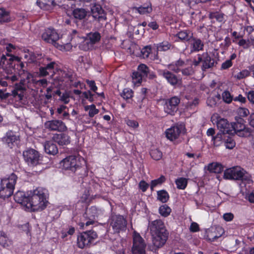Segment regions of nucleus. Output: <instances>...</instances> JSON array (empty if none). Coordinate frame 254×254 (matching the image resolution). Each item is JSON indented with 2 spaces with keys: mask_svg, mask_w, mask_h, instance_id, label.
Instances as JSON below:
<instances>
[{
  "mask_svg": "<svg viewBox=\"0 0 254 254\" xmlns=\"http://www.w3.org/2000/svg\"><path fill=\"white\" fill-rule=\"evenodd\" d=\"M149 228L154 247L156 249L163 247L169 235L163 221L160 219L153 221L149 224Z\"/></svg>",
  "mask_w": 254,
  "mask_h": 254,
  "instance_id": "f257e3e1",
  "label": "nucleus"
},
{
  "mask_svg": "<svg viewBox=\"0 0 254 254\" xmlns=\"http://www.w3.org/2000/svg\"><path fill=\"white\" fill-rule=\"evenodd\" d=\"M47 202L45 193L40 189H36L31 196L29 195L27 209L33 211H41L46 207Z\"/></svg>",
  "mask_w": 254,
  "mask_h": 254,
  "instance_id": "f03ea898",
  "label": "nucleus"
},
{
  "mask_svg": "<svg viewBox=\"0 0 254 254\" xmlns=\"http://www.w3.org/2000/svg\"><path fill=\"white\" fill-rule=\"evenodd\" d=\"M17 179L16 175L12 173L8 178H3L1 180L0 184V198L4 199L13 194Z\"/></svg>",
  "mask_w": 254,
  "mask_h": 254,
  "instance_id": "7ed1b4c3",
  "label": "nucleus"
},
{
  "mask_svg": "<svg viewBox=\"0 0 254 254\" xmlns=\"http://www.w3.org/2000/svg\"><path fill=\"white\" fill-rule=\"evenodd\" d=\"M224 178L228 180H242L249 182L251 176L239 166L226 169L224 171Z\"/></svg>",
  "mask_w": 254,
  "mask_h": 254,
  "instance_id": "20e7f679",
  "label": "nucleus"
},
{
  "mask_svg": "<svg viewBox=\"0 0 254 254\" xmlns=\"http://www.w3.org/2000/svg\"><path fill=\"white\" fill-rule=\"evenodd\" d=\"M232 134L234 135L237 134L240 137L249 136L252 132V129L249 127H246L245 125V121L241 117H236L235 121L232 123L231 125Z\"/></svg>",
  "mask_w": 254,
  "mask_h": 254,
  "instance_id": "39448f33",
  "label": "nucleus"
},
{
  "mask_svg": "<svg viewBox=\"0 0 254 254\" xmlns=\"http://www.w3.org/2000/svg\"><path fill=\"white\" fill-rule=\"evenodd\" d=\"M98 237L96 232L86 231L80 234L77 237V245L79 248L83 249L90 246Z\"/></svg>",
  "mask_w": 254,
  "mask_h": 254,
  "instance_id": "423d86ee",
  "label": "nucleus"
},
{
  "mask_svg": "<svg viewBox=\"0 0 254 254\" xmlns=\"http://www.w3.org/2000/svg\"><path fill=\"white\" fill-rule=\"evenodd\" d=\"M60 165L64 169L69 170L72 172H75L81 167L79 158L75 156H69L66 157L61 161Z\"/></svg>",
  "mask_w": 254,
  "mask_h": 254,
  "instance_id": "0eeeda50",
  "label": "nucleus"
},
{
  "mask_svg": "<svg viewBox=\"0 0 254 254\" xmlns=\"http://www.w3.org/2000/svg\"><path fill=\"white\" fill-rule=\"evenodd\" d=\"M146 244L140 234L136 232L133 235V246L131 249L132 254H146Z\"/></svg>",
  "mask_w": 254,
  "mask_h": 254,
  "instance_id": "6e6552de",
  "label": "nucleus"
},
{
  "mask_svg": "<svg viewBox=\"0 0 254 254\" xmlns=\"http://www.w3.org/2000/svg\"><path fill=\"white\" fill-rule=\"evenodd\" d=\"M98 215V210L95 206H91L86 210L85 213L83 214V217L87 220L86 222H80L79 224L80 227L83 228L85 225L86 226L91 224H93L96 218Z\"/></svg>",
  "mask_w": 254,
  "mask_h": 254,
  "instance_id": "1a4fd4ad",
  "label": "nucleus"
},
{
  "mask_svg": "<svg viewBox=\"0 0 254 254\" xmlns=\"http://www.w3.org/2000/svg\"><path fill=\"white\" fill-rule=\"evenodd\" d=\"M127 225V220L121 215H115L112 217L111 226L114 230V233H119L125 231Z\"/></svg>",
  "mask_w": 254,
  "mask_h": 254,
  "instance_id": "9d476101",
  "label": "nucleus"
},
{
  "mask_svg": "<svg viewBox=\"0 0 254 254\" xmlns=\"http://www.w3.org/2000/svg\"><path fill=\"white\" fill-rule=\"evenodd\" d=\"M23 156L25 161L29 165L34 166L39 163V153L35 149H29L24 151Z\"/></svg>",
  "mask_w": 254,
  "mask_h": 254,
  "instance_id": "9b49d317",
  "label": "nucleus"
},
{
  "mask_svg": "<svg viewBox=\"0 0 254 254\" xmlns=\"http://www.w3.org/2000/svg\"><path fill=\"white\" fill-rule=\"evenodd\" d=\"M44 126L46 128L51 131L64 132L67 130V127L65 124L59 120L47 121L45 123Z\"/></svg>",
  "mask_w": 254,
  "mask_h": 254,
  "instance_id": "f8f14e48",
  "label": "nucleus"
},
{
  "mask_svg": "<svg viewBox=\"0 0 254 254\" xmlns=\"http://www.w3.org/2000/svg\"><path fill=\"white\" fill-rule=\"evenodd\" d=\"M180 102V99L176 96L167 100L164 106L165 112L171 115H174L178 110V106Z\"/></svg>",
  "mask_w": 254,
  "mask_h": 254,
  "instance_id": "ddd939ff",
  "label": "nucleus"
},
{
  "mask_svg": "<svg viewBox=\"0 0 254 254\" xmlns=\"http://www.w3.org/2000/svg\"><path fill=\"white\" fill-rule=\"evenodd\" d=\"M42 38L47 43H55V41L59 39V36L54 29L48 28L43 33Z\"/></svg>",
  "mask_w": 254,
  "mask_h": 254,
  "instance_id": "4468645a",
  "label": "nucleus"
},
{
  "mask_svg": "<svg viewBox=\"0 0 254 254\" xmlns=\"http://www.w3.org/2000/svg\"><path fill=\"white\" fill-rule=\"evenodd\" d=\"M202 60L201 69L203 71H206L208 69L212 68L217 64L215 59L211 57L208 53H203L202 54Z\"/></svg>",
  "mask_w": 254,
  "mask_h": 254,
  "instance_id": "2eb2a0df",
  "label": "nucleus"
},
{
  "mask_svg": "<svg viewBox=\"0 0 254 254\" xmlns=\"http://www.w3.org/2000/svg\"><path fill=\"white\" fill-rule=\"evenodd\" d=\"M183 128V126L180 125L174 126L167 129L165 131L167 138L171 141L177 139L180 136Z\"/></svg>",
  "mask_w": 254,
  "mask_h": 254,
  "instance_id": "dca6fc26",
  "label": "nucleus"
},
{
  "mask_svg": "<svg viewBox=\"0 0 254 254\" xmlns=\"http://www.w3.org/2000/svg\"><path fill=\"white\" fill-rule=\"evenodd\" d=\"M159 74L164 77L167 81L172 85H177L181 80L178 79L177 76L167 70L159 71Z\"/></svg>",
  "mask_w": 254,
  "mask_h": 254,
  "instance_id": "f3484780",
  "label": "nucleus"
},
{
  "mask_svg": "<svg viewBox=\"0 0 254 254\" xmlns=\"http://www.w3.org/2000/svg\"><path fill=\"white\" fill-rule=\"evenodd\" d=\"M217 127L219 129L220 132L223 133V134H227L231 135L232 134V130L230 129V124L228 121L225 119H220L217 121Z\"/></svg>",
  "mask_w": 254,
  "mask_h": 254,
  "instance_id": "a211bd4d",
  "label": "nucleus"
},
{
  "mask_svg": "<svg viewBox=\"0 0 254 254\" xmlns=\"http://www.w3.org/2000/svg\"><path fill=\"white\" fill-rule=\"evenodd\" d=\"M53 139L54 142L61 146L67 145L70 142V137L64 133L54 134Z\"/></svg>",
  "mask_w": 254,
  "mask_h": 254,
  "instance_id": "6ab92c4d",
  "label": "nucleus"
},
{
  "mask_svg": "<svg viewBox=\"0 0 254 254\" xmlns=\"http://www.w3.org/2000/svg\"><path fill=\"white\" fill-rule=\"evenodd\" d=\"M190 41L191 53L197 52L203 50L204 44L200 39L192 37Z\"/></svg>",
  "mask_w": 254,
  "mask_h": 254,
  "instance_id": "aec40b11",
  "label": "nucleus"
},
{
  "mask_svg": "<svg viewBox=\"0 0 254 254\" xmlns=\"http://www.w3.org/2000/svg\"><path fill=\"white\" fill-rule=\"evenodd\" d=\"M91 12L92 16L95 19H98L99 20L103 19H105V14L104 10L99 4H94L91 8Z\"/></svg>",
  "mask_w": 254,
  "mask_h": 254,
  "instance_id": "412c9836",
  "label": "nucleus"
},
{
  "mask_svg": "<svg viewBox=\"0 0 254 254\" xmlns=\"http://www.w3.org/2000/svg\"><path fill=\"white\" fill-rule=\"evenodd\" d=\"M29 195L26 196L23 191H18L14 195V199L16 202L21 204L26 208H27Z\"/></svg>",
  "mask_w": 254,
  "mask_h": 254,
  "instance_id": "4be33fe9",
  "label": "nucleus"
},
{
  "mask_svg": "<svg viewBox=\"0 0 254 254\" xmlns=\"http://www.w3.org/2000/svg\"><path fill=\"white\" fill-rule=\"evenodd\" d=\"M18 137L14 134L12 131L8 132L5 136L2 138V141L8 147L12 148L14 143H16Z\"/></svg>",
  "mask_w": 254,
  "mask_h": 254,
  "instance_id": "5701e85b",
  "label": "nucleus"
},
{
  "mask_svg": "<svg viewBox=\"0 0 254 254\" xmlns=\"http://www.w3.org/2000/svg\"><path fill=\"white\" fill-rule=\"evenodd\" d=\"M37 3L41 8L46 10H51L56 5L55 0H38Z\"/></svg>",
  "mask_w": 254,
  "mask_h": 254,
  "instance_id": "b1692460",
  "label": "nucleus"
},
{
  "mask_svg": "<svg viewBox=\"0 0 254 254\" xmlns=\"http://www.w3.org/2000/svg\"><path fill=\"white\" fill-rule=\"evenodd\" d=\"M44 148L46 152L49 154L55 155L58 152L56 144L53 141H48L45 143Z\"/></svg>",
  "mask_w": 254,
  "mask_h": 254,
  "instance_id": "393cba45",
  "label": "nucleus"
},
{
  "mask_svg": "<svg viewBox=\"0 0 254 254\" xmlns=\"http://www.w3.org/2000/svg\"><path fill=\"white\" fill-rule=\"evenodd\" d=\"M74 17L79 20L83 19L89 15V12L83 8H76L72 11Z\"/></svg>",
  "mask_w": 254,
  "mask_h": 254,
  "instance_id": "a878e982",
  "label": "nucleus"
},
{
  "mask_svg": "<svg viewBox=\"0 0 254 254\" xmlns=\"http://www.w3.org/2000/svg\"><path fill=\"white\" fill-rule=\"evenodd\" d=\"M133 9L140 14L149 13L152 11V8L150 2L145 3L143 5L139 7H134Z\"/></svg>",
  "mask_w": 254,
  "mask_h": 254,
  "instance_id": "bb28decb",
  "label": "nucleus"
},
{
  "mask_svg": "<svg viewBox=\"0 0 254 254\" xmlns=\"http://www.w3.org/2000/svg\"><path fill=\"white\" fill-rule=\"evenodd\" d=\"M0 245L3 248L9 247L12 245V241L3 231L0 232Z\"/></svg>",
  "mask_w": 254,
  "mask_h": 254,
  "instance_id": "cd10ccee",
  "label": "nucleus"
},
{
  "mask_svg": "<svg viewBox=\"0 0 254 254\" xmlns=\"http://www.w3.org/2000/svg\"><path fill=\"white\" fill-rule=\"evenodd\" d=\"M227 134H223V133L218 132L215 136L212 137L214 145L216 146H219L223 143H224V138L227 137Z\"/></svg>",
  "mask_w": 254,
  "mask_h": 254,
  "instance_id": "c85d7f7f",
  "label": "nucleus"
},
{
  "mask_svg": "<svg viewBox=\"0 0 254 254\" xmlns=\"http://www.w3.org/2000/svg\"><path fill=\"white\" fill-rule=\"evenodd\" d=\"M207 169L210 172L218 174L222 172L223 167L220 163L213 162L208 165Z\"/></svg>",
  "mask_w": 254,
  "mask_h": 254,
  "instance_id": "c756f323",
  "label": "nucleus"
},
{
  "mask_svg": "<svg viewBox=\"0 0 254 254\" xmlns=\"http://www.w3.org/2000/svg\"><path fill=\"white\" fill-rule=\"evenodd\" d=\"M86 38L94 45L100 40L101 35L98 32H90L87 35Z\"/></svg>",
  "mask_w": 254,
  "mask_h": 254,
  "instance_id": "7c9ffc66",
  "label": "nucleus"
},
{
  "mask_svg": "<svg viewBox=\"0 0 254 254\" xmlns=\"http://www.w3.org/2000/svg\"><path fill=\"white\" fill-rule=\"evenodd\" d=\"M93 44L86 38L79 45V48L83 51H87L92 50L93 48Z\"/></svg>",
  "mask_w": 254,
  "mask_h": 254,
  "instance_id": "2f4dec72",
  "label": "nucleus"
},
{
  "mask_svg": "<svg viewBox=\"0 0 254 254\" xmlns=\"http://www.w3.org/2000/svg\"><path fill=\"white\" fill-rule=\"evenodd\" d=\"M177 36L181 40L189 41L192 38V34L187 31H182L177 33Z\"/></svg>",
  "mask_w": 254,
  "mask_h": 254,
  "instance_id": "473e14b6",
  "label": "nucleus"
},
{
  "mask_svg": "<svg viewBox=\"0 0 254 254\" xmlns=\"http://www.w3.org/2000/svg\"><path fill=\"white\" fill-rule=\"evenodd\" d=\"M157 198L163 203L166 202L169 198L168 192L165 190L157 191Z\"/></svg>",
  "mask_w": 254,
  "mask_h": 254,
  "instance_id": "72a5a7b5",
  "label": "nucleus"
},
{
  "mask_svg": "<svg viewBox=\"0 0 254 254\" xmlns=\"http://www.w3.org/2000/svg\"><path fill=\"white\" fill-rule=\"evenodd\" d=\"M171 209L166 204L161 205L159 209V213L163 217H167L171 212Z\"/></svg>",
  "mask_w": 254,
  "mask_h": 254,
  "instance_id": "f704fd0d",
  "label": "nucleus"
},
{
  "mask_svg": "<svg viewBox=\"0 0 254 254\" xmlns=\"http://www.w3.org/2000/svg\"><path fill=\"white\" fill-rule=\"evenodd\" d=\"M229 135V134H227V137L224 138V144L227 148L232 149L235 146V142L234 140Z\"/></svg>",
  "mask_w": 254,
  "mask_h": 254,
  "instance_id": "c9c22d12",
  "label": "nucleus"
},
{
  "mask_svg": "<svg viewBox=\"0 0 254 254\" xmlns=\"http://www.w3.org/2000/svg\"><path fill=\"white\" fill-rule=\"evenodd\" d=\"M10 20L9 13L0 9V23L8 22Z\"/></svg>",
  "mask_w": 254,
  "mask_h": 254,
  "instance_id": "e433bc0d",
  "label": "nucleus"
},
{
  "mask_svg": "<svg viewBox=\"0 0 254 254\" xmlns=\"http://www.w3.org/2000/svg\"><path fill=\"white\" fill-rule=\"evenodd\" d=\"M187 179L185 178H180L176 180V184L179 189H185L187 187Z\"/></svg>",
  "mask_w": 254,
  "mask_h": 254,
  "instance_id": "4c0bfd02",
  "label": "nucleus"
},
{
  "mask_svg": "<svg viewBox=\"0 0 254 254\" xmlns=\"http://www.w3.org/2000/svg\"><path fill=\"white\" fill-rule=\"evenodd\" d=\"M85 110L89 111L88 115L90 117H93L99 113V110L96 108L95 106L93 104L91 106H86Z\"/></svg>",
  "mask_w": 254,
  "mask_h": 254,
  "instance_id": "58836bf2",
  "label": "nucleus"
},
{
  "mask_svg": "<svg viewBox=\"0 0 254 254\" xmlns=\"http://www.w3.org/2000/svg\"><path fill=\"white\" fill-rule=\"evenodd\" d=\"M171 45L167 41L163 42L157 46V50L160 51H166L170 49Z\"/></svg>",
  "mask_w": 254,
  "mask_h": 254,
  "instance_id": "ea45409f",
  "label": "nucleus"
},
{
  "mask_svg": "<svg viewBox=\"0 0 254 254\" xmlns=\"http://www.w3.org/2000/svg\"><path fill=\"white\" fill-rule=\"evenodd\" d=\"M166 180V178L164 176H161L160 178L157 179L153 180L151 183V189L153 190V188L158 185H161L164 183Z\"/></svg>",
  "mask_w": 254,
  "mask_h": 254,
  "instance_id": "a19ab883",
  "label": "nucleus"
},
{
  "mask_svg": "<svg viewBox=\"0 0 254 254\" xmlns=\"http://www.w3.org/2000/svg\"><path fill=\"white\" fill-rule=\"evenodd\" d=\"M121 96L125 99L127 100L133 96V92L131 89L126 88L121 93Z\"/></svg>",
  "mask_w": 254,
  "mask_h": 254,
  "instance_id": "79ce46f5",
  "label": "nucleus"
},
{
  "mask_svg": "<svg viewBox=\"0 0 254 254\" xmlns=\"http://www.w3.org/2000/svg\"><path fill=\"white\" fill-rule=\"evenodd\" d=\"M150 155L153 159L159 160L162 158V153L160 150L156 149L151 151Z\"/></svg>",
  "mask_w": 254,
  "mask_h": 254,
  "instance_id": "37998d69",
  "label": "nucleus"
},
{
  "mask_svg": "<svg viewBox=\"0 0 254 254\" xmlns=\"http://www.w3.org/2000/svg\"><path fill=\"white\" fill-rule=\"evenodd\" d=\"M143 76L138 71L134 72L132 74V79L134 83H140Z\"/></svg>",
  "mask_w": 254,
  "mask_h": 254,
  "instance_id": "c03bdc74",
  "label": "nucleus"
},
{
  "mask_svg": "<svg viewBox=\"0 0 254 254\" xmlns=\"http://www.w3.org/2000/svg\"><path fill=\"white\" fill-rule=\"evenodd\" d=\"M138 71L141 73L143 76H147L149 72L148 67L144 64H141L138 67Z\"/></svg>",
  "mask_w": 254,
  "mask_h": 254,
  "instance_id": "a18cd8bd",
  "label": "nucleus"
},
{
  "mask_svg": "<svg viewBox=\"0 0 254 254\" xmlns=\"http://www.w3.org/2000/svg\"><path fill=\"white\" fill-rule=\"evenodd\" d=\"M222 96L223 101L227 103H230L232 101V97L230 92L228 91H225L222 93Z\"/></svg>",
  "mask_w": 254,
  "mask_h": 254,
  "instance_id": "49530a36",
  "label": "nucleus"
},
{
  "mask_svg": "<svg viewBox=\"0 0 254 254\" xmlns=\"http://www.w3.org/2000/svg\"><path fill=\"white\" fill-rule=\"evenodd\" d=\"M249 75L250 71L248 70L245 69L239 72L237 75H235V77L238 79H241L248 76Z\"/></svg>",
  "mask_w": 254,
  "mask_h": 254,
  "instance_id": "de8ad7c7",
  "label": "nucleus"
},
{
  "mask_svg": "<svg viewBox=\"0 0 254 254\" xmlns=\"http://www.w3.org/2000/svg\"><path fill=\"white\" fill-rule=\"evenodd\" d=\"M183 75L185 76H190L192 75L194 71L192 66H189L186 68L182 69Z\"/></svg>",
  "mask_w": 254,
  "mask_h": 254,
  "instance_id": "09e8293b",
  "label": "nucleus"
},
{
  "mask_svg": "<svg viewBox=\"0 0 254 254\" xmlns=\"http://www.w3.org/2000/svg\"><path fill=\"white\" fill-rule=\"evenodd\" d=\"M207 233V239H208V241H211V242L214 241L215 240L218 238L219 237H220L221 236V235H220L219 236L213 235L212 234V233H213V232L212 231V229L209 230Z\"/></svg>",
  "mask_w": 254,
  "mask_h": 254,
  "instance_id": "8fccbe9b",
  "label": "nucleus"
},
{
  "mask_svg": "<svg viewBox=\"0 0 254 254\" xmlns=\"http://www.w3.org/2000/svg\"><path fill=\"white\" fill-rule=\"evenodd\" d=\"M238 114L240 116V117H246L250 114V112L247 108H240L238 109Z\"/></svg>",
  "mask_w": 254,
  "mask_h": 254,
  "instance_id": "3c124183",
  "label": "nucleus"
},
{
  "mask_svg": "<svg viewBox=\"0 0 254 254\" xmlns=\"http://www.w3.org/2000/svg\"><path fill=\"white\" fill-rule=\"evenodd\" d=\"M151 51V48L149 46H146L143 48L141 51L144 58H148Z\"/></svg>",
  "mask_w": 254,
  "mask_h": 254,
  "instance_id": "603ef678",
  "label": "nucleus"
},
{
  "mask_svg": "<svg viewBox=\"0 0 254 254\" xmlns=\"http://www.w3.org/2000/svg\"><path fill=\"white\" fill-rule=\"evenodd\" d=\"M140 189L143 191L145 192L149 187V185L144 181H141L139 184Z\"/></svg>",
  "mask_w": 254,
  "mask_h": 254,
  "instance_id": "864d4df0",
  "label": "nucleus"
},
{
  "mask_svg": "<svg viewBox=\"0 0 254 254\" xmlns=\"http://www.w3.org/2000/svg\"><path fill=\"white\" fill-rule=\"evenodd\" d=\"M232 65V61H231V60H228L222 64L221 69H226L229 68Z\"/></svg>",
  "mask_w": 254,
  "mask_h": 254,
  "instance_id": "5fc2aeb1",
  "label": "nucleus"
},
{
  "mask_svg": "<svg viewBox=\"0 0 254 254\" xmlns=\"http://www.w3.org/2000/svg\"><path fill=\"white\" fill-rule=\"evenodd\" d=\"M87 83L89 86L90 89L93 91L94 92H96L97 90V87L95 85V83L94 81L93 80H87L86 81Z\"/></svg>",
  "mask_w": 254,
  "mask_h": 254,
  "instance_id": "6e6d98bb",
  "label": "nucleus"
},
{
  "mask_svg": "<svg viewBox=\"0 0 254 254\" xmlns=\"http://www.w3.org/2000/svg\"><path fill=\"white\" fill-rule=\"evenodd\" d=\"M14 89H15L19 93H23V94L24 93V92L26 90L25 86H23L18 83H16L15 84Z\"/></svg>",
  "mask_w": 254,
  "mask_h": 254,
  "instance_id": "4d7b16f0",
  "label": "nucleus"
},
{
  "mask_svg": "<svg viewBox=\"0 0 254 254\" xmlns=\"http://www.w3.org/2000/svg\"><path fill=\"white\" fill-rule=\"evenodd\" d=\"M12 95L13 97H15V96H17L19 98V99L20 100H22L23 97L24 96V94H23V93H19L18 91H17L15 89H14L12 91Z\"/></svg>",
  "mask_w": 254,
  "mask_h": 254,
  "instance_id": "13d9d810",
  "label": "nucleus"
},
{
  "mask_svg": "<svg viewBox=\"0 0 254 254\" xmlns=\"http://www.w3.org/2000/svg\"><path fill=\"white\" fill-rule=\"evenodd\" d=\"M247 98L250 102L254 104V90H251L248 92Z\"/></svg>",
  "mask_w": 254,
  "mask_h": 254,
  "instance_id": "bf43d9fd",
  "label": "nucleus"
},
{
  "mask_svg": "<svg viewBox=\"0 0 254 254\" xmlns=\"http://www.w3.org/2000/svg\"><path fill=\"white\" fill-rule=\"evenodd\" d=\"M223 217L225 221H230L233 219L234 215L232 213H226L223 215Z\"/></svg>",
  "mask_w": 254,
  "mask_h": 254,
  "instance_id": "052dcab7",
  "label": "nucleus"
},
{
  "mask_svg": "<svg viewBox=\"0 0 254 254\" xmlns=\"http://www.w3.org/2000/svg\"><path fill=\"white\" fill-rule=\"evenodd\" d=\"M190 230L191 232H197L199 231V226L195 222H192L190 227Z\"/></svg>",
  "mask_w": 254,
  "mask_h": 254,
  "instance_id": "680f3d73",
  "label": "nucleus"
},
{
  "mask_svg": "<svg viewBox=\"0 0 254 254\" xmlns=\"http://www.w3.org/2000/svg\"><path fill=\"white\" fill-rule=\"evenodd\" d=\"M10 93H5L2 90H0V98L1 100H5L8 98L10 96Z\"/></svg>",
  "mask_w": 254,
  "mask_h": 254,
  "instance_id": "e2e57ef3",
  "label": "nucleus"
},
{
  "mask_svg": "<svg viewBox=\"0 0 254 254\" xmlns=\"http://www.w3.org/2000/svg\"><path fill=\"white\" fill-rule=\"evenodd\" d=\"M127 124L128 126L132 127H136L138 126V123L134 120H128L127 121Z\"/></svg>",
  "mask_w": 254,
  "mask_h": 254,
  "instance_id": "0e129e2a",
  "label": "nucleus"
},
{
  "mask_svg": "<svg viewBox=\"0 0 254 254\" xmlns=\"http://www.w3.org/2000/svg\"><path fill=\"white\" fill-rule=\"evenodd\" d=\"M235 101H239L242 103H244L246 102V98L243 97L242 95H239L238 96L234 98Z\"/></svg>",
  "mask_w": 254,
  "mask_h": 254,
  "instance_id": "69168bd1",
  "label": "nucleus"
},
{
  "mask_svg": "<svg viewBox=\"0 0 254 254\" xmlns=\"http://www.w3.org/2000/svg\"><path fill=\"white\" fill-rule=\"evenodd\" d=\"M61 100L64 102V103L67 104L69 101V96L66 93L63 94L61 96Z\"/></svg>",
  "mask_w": 254,
  "mask_h": 254,
  "instance_id": "338daca9",
  "label": "nucleus"
},
{
  "mask_svg": "<svg viewBox=\"0 0 254 254\" xmlns=\"http://www.w3.org/2000/svg\"><path fill=\"white\" fill-rule=\"evenodd\" d=\"M40 74L41 75L45 76L49 74L48 70L45 67H41L39 69Z\"/></svg>",
  "mask_w": 254,
  "mask_h": 254,
  "instance_id": "774afa93",
  "label": "nucleus"
}]
</instances>
